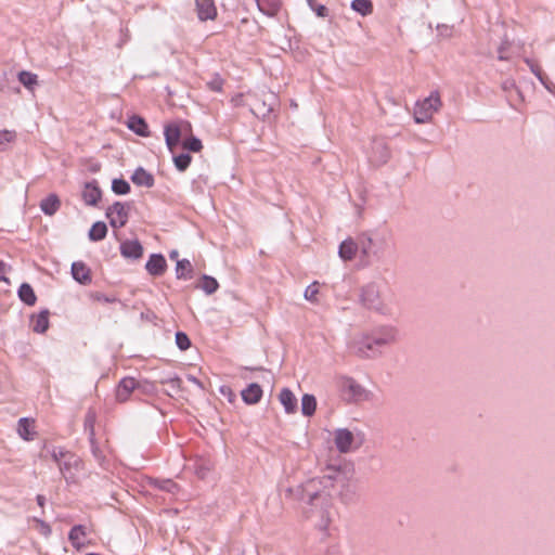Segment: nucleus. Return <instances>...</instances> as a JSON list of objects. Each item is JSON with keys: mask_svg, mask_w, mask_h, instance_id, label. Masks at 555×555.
I'll list each match as a JSON object with an SVG mask.
<instances>
[{"mask_svg": "<svg viewBox=\"0 0 555 555\" xmlns=\"http://www.w3.org/2000/svg\"><path fill=\"white\" fill-rule=\"evenodd\" d=\"M356 483L354 466L344 463L338 467H328V474L322 477L308 480L304 491L313 504L321 501L323 505H330L332 495L328 488L338 487L340 498L349 501L356 494Z\"/></svg>", "mask_w": 555, "mask_h": 555, "instance_id": "nucleus-1", "label": "nucleus"}, {"mask_svg": "<svg viewBox=\"0 0 555 555\" xmlns=\"http://www.w3.org/2000/svg\"><path fill=\"white\" fill-rule=\"evenodd\" d=\"M396 338L397 333L390 328L374 336L362 335L351 341L350 348L357 356L370 358L377 353L379 347L393 343Z\"/></svg>", "mask_w": 555, "mask_h": 555, "instance_id": "nucleus-2", "label": "nucleus"}, {"mask_svg": "<svg viewBox=\"0 0 555 555\" xmlns=\"http://www.w3.org/2000/svg\"><path fill=\"white\" fill-rule=\"evenodd\" d=\"M51 459L57 464L59 469L67 482L76 480L77 473L82 470L83 463L79 456L61 447L49 450Z\"/></svg>", "mask_w": 555, "mask_h": 555, "instance_id": "nucleus-3", "label": "nucleus"}, {"mask_svg": "<svg viewBox=\"0 0 555 555\" xmlns=\"http://www.w3.org/2000/svg\"><path fill=\"white\" fill-rule=\"evenodd\" d=\"M166 144L179 171H185L190 166L191 153H198L203 149L202 141H166Z\"/></svg>", "mask_w": 555, "mask_h": 555, "instance_id": "nucleus-4", "label": "nucleus"}, {"mask_svg": "<svg viewBox=\"0 0 555 555\" xmlns=\"http://www.w3.org/2000/svg\"><path fill=\"white\" fill-rule=\"evenodd\" d=\"M304 498L307 499L308 503L311 505L308 517L311 520H313L315 527H318L320 530L325 531L328 528L332 520L330 511L332 502L330 503V505H323L321 501H317V504H313L305 492Z\"/></svg>", "mask_w": 555, "mask_h": 555, "instance_id": "nucleus-5", "label": "nucleus"}, {"mask_svg": "<svg viewBox=\"0 0 555 555\" xmlns=\"http://www.w3.org/2000/svg\"><path fill=\"white\" fill-rule=\"evenodd\" d=\"M164 139H198L191 132V124L176 119L164 125Z\"/></svg>", "mask_w": 555, "mask_h": 555, "instance_id": "nucleus-6", "label": "nucleus"}, {"mask_svg": "<svg viewBox=\"0 0 555 555\" xmlns=\"http://www.w3.org/2000/svg\"><path fill=\"white\" fill-rule=\"evenodd\" d=\"M334 443L340 453H349L362 444V439L357 441V437L351 430L338 428L334 431Z\"/></svg>", "mask_w": 555, "mask_h": 555, "instance_id": "nucleus-7", "label": "nucleus"}, {"mask_svg": "<svg viewBox=\"0 0 555 555\" xmlns=\"http://www.w3.org/2000/svg\"><path fill=\"white\" fill-rule=\"evenodd\" d=\"M440 106L441 100L438 91H431L423 101L418 100V124L430 119Z\"/></svg>", "mask_w": 555, "mask_h": 555, "instance_id": "nucleus-8", "label": "nucleus"}, {"mask_svg": "<svg viewBox=\"0 0 555 555\" xmlns=\"http://www.w3.org/2000/svg\"><path fill=\"white\" fill-rule=\"evenodd\" d=\"M361 302L362 305L371 310H375L378 312H384L386 307L380 298V293L378 287L371 283L362 288L361 292Z\"/></svg>", "mask_w": 555, "mask_h": 555, "instance_id": "nucleus-9", "label": "nucleus"}, {"mask_svg": "<svg viewBox=\"0 0 555 555\" xmlns=\"http://www.w3.org/2000/svg\"><path fill=\"white\" fill-rule=\"evenodd\" d=\"M338 387L350 401H359L366 398L365 389L351 377H340L338 379Z\"/></svg>", "mask_w": 555, "mask_h": 555, "instance_id": "nucleus-10", "label": "nucleus"}, {"mask_svg": "<svg viewBox=\"0 0 555 555\" xmlns=\"http://www.w3.org/2000/svg\"><path fill=\"white\" fill-rule=\"evenodd\" d=\"M106 217L109 220L111 227L115 229L125 227L129 218V205L115 202L106 209Z\"/></svg>", "mask_w": 555, "mask_h": 555, "instance_id": "nucleus-11", "label": "nucleus"}, {"mask_svg": "<svg viewBox=\"0 0 555 555\" xmlns=\"http://www.w3.org/2000/svg\"><path fill=\"white\" fill-rule=\"evenodd\" d=\"M278 105V98L274 93L270 92L264 95L263 99H255V101L250 104V112L257 118H266Z\"/></svg>", "mask_w": 555, "mask_h": 555, "instance_id": "nucleus-12", "label": "nucleus"}, {"mask_svg": "<svg viewBox=\"0 0 555 555\" xmlns=\"http://www.w3.org/2000/svg\"><path fill=\"white\" fill-rule=\"evenodd\" d=\"M389 150L385 141H373L369 152V160L375 166L385 164L389 158Z\"/></svg>", "mask_w": 555, "mask_h": 555, "instance_id": "nucleus-13", "label": "nucleus"}, {"mask_svg": "<svg viewBox=\"0 0 555 555\" xmlns=\"http://www.w3.org/2000/svg\"><path fill=\"white\" fill-rule=\"evenodd\" d=\"M195 10L201 22L214 21L218 15L215 0H195Z\"/></svg>", "mask_w": 555, "mask_h": 555, "instance_id": "nucleus-14", "label": "nucleus"}, {"mask_svg": "<svg viewBox=\"0 0 555 555\" xmlns=\"http://www.w3.org/2000/svg\"><path fill=\"white\" fill-rule=\"evenodd\" d=\"M137 380L133 377H124L117 385L115 390L116 400L120 403L128 401L131 393L135 390Z\"/></svg>", "mask_w": 555, "mask_h": 555, "instance_id": "nucleus-15", "label": "nucleus"}, {"mask_svg": "<svg viewBox=\"0 0 555 555\" xmlns=\"http://www.w3.org/2000/svg\"><path fill=\"white\" fill-rule=\"evenodd\" d=\"M127 127L139 137H150V128L146 120L140 115H132L127 120Z\"/></svg>", "mask_w": 555, "mask_h": 555, "instance_id": "nucleus-16", "label": "nucleus"}, {"mask_svg": "<svg viewBox=\"0 0 555 555\" xmlns=\"http://www.w3.org/2000/svg\"><path fill=\"white\" fill-rule=\"evenodd\" d=\"M72 275L75 281L82 285H88L92 282L90 269L81 261H76L72 264Z\"/></svg>", "mask_w": 555, "mask_h": 555, "instance_id": "nucleus-17", "label": "nucleus"}, {"mask_svg": "<svg viewBox=\"0 0 555 555\" xmlns=\"http://www.w3.org/2000/svg\"><path fill=\"white\" fill-rule=\"evenodd\" d=\"M166 267H167L166 259L160 254L151 255L150 259L147 260V262L145 264L147 272L154 276L162 275L165 272Z\"/></svg>", "mask_w": 555, "mask_h": 555, "instance_id": "nucleus-18", "label": "nucleus"}, {"mask_svg": "<svg viewBox=\"0 0 555 555\" xmlns=\"http://www.w3.org/2000/svg\"><path fill=\"white\" fill-rule=\"evenodd\" d=\"M102 195L100 188L95 181L85 184L82 190V199L86 205L94 206L98 204Z\"/></svg>", "mask_w": 555, "mask_h": 555, "instance_id": "nucleus-19", "label": "nucleus"}, {"mask_svg": "<svg viewBox=\"0 0 555 555\" xmlns=\"http://www.w3.org/2000/svg\"><path fill=\"white\" fill-rule=\"evenodd\" d=\"M35 421L28 417H22L17 422V434L25 441L35 439Z\"/></svg>", "mask_w": 555, "mask_h": 555, "instance_id": "nucleus-20", "label": "nucleus"}, {"mask_svg": "<svg viewBox=\"0 0 555 555\" xmlns=\"http://www.w3.org/2000/svg\"><path fill=\"white\" fill-rule=\"evenodd\" d=\"M120 253L126 258L139 259L143 254V248L139 241L129 240L121 243Z\"/></svg>", "mask_w": 555, "mask_h": 555, "instance_id": "nucleus-21", "label": "nucleus"}, {"mask_svg": "<svg viewBox=\"0 0 555 555\" xmlns=\"http://www.w3.org/2000/svg\"><path fill=\"white\" fill-rule=\"evenodd\" d=\"M87 535L86 528L82 525L74 526L69 533L68 540L72 543L73 547L76 550H81L85 547V538Z\"/></svg>", "mask_w": 555, "mask_h": 555, "instance_id": "nucleus-22", "label": "nucleus"}, {"mask_svg": "<svg viewBox=\"0 0 555 555\" xmlns=\"http://www.w3.org/2000/svg\"><path fill=\"white\" fill-rule=\"evenodd\" d=\"M258 10L268 17H274L281 10L280 0H255Z\"/></svg>", "mask_w": 555, "mask_h": 555, "instance_id": "nucleus-23", "label": "nucleus"}, {"mask_svg": "<svg viewBox=\"0 0 555 555\" xmlns=\"http://www.w3.org/2000/svg\"><path fill=\"white\" fill-rule=\"evenodd\" d=\"M261 397H262V389L256 383L248 385L247 388L242 390V399L247 404L258 403L260 401Z\"/></svg>", "mask_w": 555, "mask_h": 555, "instance_id": "nucleus-24", "label": "nucleus"}, {"mask_svg": "<svg viewBox=\"0 0 555 555\" xmlns=\"http://www.w3.org/2000/svg\"><path fill=\"white\" fill-rule=\"evenodd\" d=\"M279 400L284 406L286 413L291 414L297 410V399L295 395L288 389L283 388L279 395Z\"/></svg>", "mask_w": 555, "mask_h": 555, "instance_id": "nucleus-25", "label": "nucleus"}, {"mask_svg": "<svg viewBox=\"0 0 555 555\" xmlns=\"http://www.w3.org/2000/svg\"><path fill=\"white\" fill-rule=\"evenodd\" d=\"M131 180L139 186L152 188L154 185V177L142 167L134 170Z\"/></svg>", "mask_w": 555, "mask_h": 555, "instance_id": "nucleus-26", "label": "nucleus"}, {"mask_svg": "<svg viewBox=\"0 0 555 555\" xmlns=\"http://www.w3.org/2000/svg\"><path fill=\"white\" fill-rule=\"evenodd\" d=\"M358 245L352 238H347L339 246V257L347 261L352 260L357 254Z\"/></svg>", "mask_w": 555, "mask_h": 555, "instance_id": "nucleus-27", "label": "nucleus"}, {"mask_svg": "<svg viewBox=\"0 0 555 555\" xmlns=\"http://www.w3.org/2000/svg\"><path fill=\"white\" fill-rule=\"evenodd\" d=\"M61 206V202L56 194H50L46 198H43L40 203L41 210L48 215H54Z\"/></svg>", "mask_w": 555, "mask_h": 555, "instance_id": "nucleus-28", "label": "nucleus"}, {"mask_svg": "<svg viewBox=\"0 0 555 555\" xmlns=\"http://www.w3.org/2000/svg\"><path fill=\"white\" fill-rule=\"evenodd\" d=\"M49 328V311L42 310L38 314L33 315V330L36 333H44Z\"/></svg>", "mask_w": 555, "mask_h": 555, "instance_id": "nucleus-29", "label": "nucleus"}, {"mask_svg": "<svg viewBox=\"0 0 555 555\" xmlns=\"http://www.w3.org/2000/svg\"><path fill=\"white\" fill-rule=\"evenodd\" d=\"M20 299L27 306H34L37 301V296L34 288L28 283H23L18 288Z\"/></svg>", "mask_w": 555, "mask_h": 555, "instance_id": "nucleus-30", "label": "nucleus"}, {"mask_svg": "<svg viewBox=\"0 0 555 555\" xmlns=\"http://www.w3.org/2000/svg\"><path fill=\"white\" fill-rule=\"evenodd\" d=\"M350 8L361 16H367L373 12V2L371 0H352Z\"/></svg>", "mask_w": 555, "mask_h": 555, "instance_id": "nucleus-31", "label": "nucleus"}, {"mask_svg": "<svg viewBox=\"0 0 555 555\" xmlns=\"http://www.w3.org/2000/svg\"><path fill=\"white\" fill-rule=\"evenodd\" d=\"M17 79L28 90H33L38 85V76L29 70H21Z\"/></svg>", "mask_w": 555, "mask_h": 555, "instance_id": "nucleus-32", "label": "nucleus"}, {"mask_svg": "<svg viewBox=\"0 0 555 555\" xmlns=\"http://www.w3.org/2000/svg\"><path fill=\"white\" fill-rule=\"evenodd\" d=\"M107 234V227L103 221H98L92 224L89 231L90 241L98 242L102 241Z\"/></svg>", "mask_w": 555, "mask_h": 555, "instance_id": "nucleus-33", "label": "nucleus"}, {"mask_svg": "<svg viewBox=\"0 0 555 555\" xmlns=\"http://www.w3.org/2000/svg\"><path fill=\"white\" fill-rule=\"evenodd\" d=\"M193 273V266L188 259H182L177 262L176 274L178 279H191Z\"/></svg>", "mask_w": 555, "mask_h": 555, "instance_id": "nucleus-34", "label": "nucleus"}, {"mask_svg": "<svg viewBox=\"0 0 555 555\" xmlns=\"http://www.w3.org/2000/svg\"><path fill=\"white\" fill-rule=\"evenodd\" d=\"M317 409V400L314 396L306 393L301 398V412L305 416H311Z\"/></svg>", "mask_w": 555, "mask_h": 555, "instance_id": "nucleus-35", "label": "nucleus"}, {"mask_svg": "<svg viewBox=\"0 0 555 555\" xmlns=\"http://www.w3.org/2000/svg\"><path fill=\"white\" fill-rule=\"evenodd\" d=\"M199 287L206 294L211 295L218 289L219 284L215 278L209 275H203Z\"/></svg>", "mask_w": 555, "mask_h": 555, "instance_id": "nucleus-36", "label": "nucleus"}, {"mask_svg": "<svg viewBox=\"0 0 555 555\" xmlns=\"http://www.w3.org/2000/svg\"><path fill=\"white\" fill-rule=\"evenodd\" d=\"M95 420V412L91 410L88 411L85 417V429L89 433V440L91 443H93Z\"/></svg>", "mask_w": 555, "mask_h": 555, "instance_id": "nucleus-37", "label": "nucleus"}, {"mask_svg": "<svg viewBox=\"0 0 555 555\" xmlns=\"http://www.w3.org/2000/svg\"><path fill=\"white\" fill-rule=\"evenodd\" d=\"M309 9L315 13L318 17H326L330 14V10L326 5L320 4L317 0H306Z\"/></svg>", "mask_w": 555, "mask_h": 555, "instance_id": "nucleus-38", "label": "nucleus"}, {"mask_svg": "<svg viewBox=\"0 0 555 555\" xmlns=\"http://www.w3.org/2000/svg\"><path fill=\"white\" fill-rule=\"evenodd\" d=\"M112 191L118 195H125L130 192L129 183L124 179H114L112 182Z\"/></svg>", "mask_w": 555, "mask_h": 555, "instance_id": "nucleus-39", "label": "nucleus"}, {"mask_svg": "<svg viewBox=\"0 0 555 555\" xmlns=\"http://www.w3.org/2000/svg\"><path fill=\"white\" fill-rule=\"evenodd\" d=\"M224 79L218 73H214L211 79L207 81V87L210 91L222 92Z\"/></svg>", "mask_w": 555, "mask_h": 555, "instance_id": "nucleus-40", "label": "nucleus"}, {"mask_svg": "<svg viewBox=\"0 0 555 555\" xmlns=\"http://www.w3.org/2000/svg\"><path fill=\"white\" fill-rule=\"evenodd\" d=\"M135 389L143 395H154L157 391L155 383L150 380H137Z\"/></svg>", "mask_w": 555, "mask_h": 555, "instance_id": "nucleus-41", "label": "nucleus"}, {"mask_svg": "<svg viewBox=\"0 0 555 555\" xmlns=\"http://www.w3.org/2000/svg\"><path fill=\"white\" fill-rule=\"evenodd\" d=\"M319 283L313 282L305 289L304 297L311 302H318Z\"/></svg>", "mask_w": 555, "mask_h": 555, "instance_id": "nucleus-42", "label": "nucleus"}, {"mask_svg": "<svg viewBox=\"0 0 555 555\" xmlns=\"http://www.w3.org/2000/svg\"><path fill=\"white\" fill-rule=\"evenodd\" d=\"M176 344L180 350H186L191 346V340L189 336L183 332H178L176 334Z\"/></svg>", "mask_w": 555, "mask_h": 555, "instance_id": "nucleus-43", "label": "nucleus"}, {"mask_svg": "<svg viewBox=\"0 0 555 555\" xmlns=\"http://www.w3.org/2000/svg\"><path fill=\"white\" fill-rule=\"evenodd\" d=\"M526 63L529 65L531 72L534 74V76L539 79L541 83H544V80H547L546 74L542 70V68L534 64L530 60H526Z\"/></svg>", "mask_w": 555, "mask_h": 555, "instance_id": "nucleus-44", "label": "nucleus"}, {"mask_svg": "<svg viewBox=\"0 0 555 555\" xmlns=\"http://www.w3.org/2000/svg\"><path fill=\"white\" fill-rule=\"evenodd\" d=\"M162 384H169L171 389L175 391V392H179L182 390V380L180 377L178 376H173V377H169L167 379H163L160 382Z\"/></svg>", "mask_w": 555, "mask_h": 555, "instance_id": "nucleus-45", "label": "nucleus"}, {"mask_svg": "<svg viewBox=\"0 0 555 555\" xmlns=\"http://www.w3.org/2000/svg\"><path fill=\"white\" fill-rule=\"evenodd\" d=\"M35 521L38 524L41 534H43L44 537H49L51 534L52 530L49 524L39 518H35Z\"/></svg>", "mask_w": 555, "mask_h": 555, "instance_id": "nucleus-46", "label": "nucleus"}, {"mask_svg": "<svg viewBox=\"0 0 555 555\" xmlns=\"http://www.w3.org/2000/svg\"><path fill=\"white\" fill-rule=\"evenodd\" d=\"M502 89L506 92H509V91H515L517 93V95L519 98H521V93L520 91L517 89L516 85H515V81L514 80H505L503 83H502Z\"/></svg>", "mask_w": 555, "mask_h": 555, "instance_id": "nucleus-47", "label": "nucleus"}, {"mask_svg": "<svg viewBox=\"0 0 555 555\" xmlns=\"http://www.w3.org/2000/svg\"><path fill=\"white\" fill-rule=\"evenodd\" d=\"M437 31H438V36H440L442 38H449L452 35V27L444 25V24L437 25Z\"/></svg>", "mask_w": 555, "mask_h": 555, "instance_id": "nucleus-48", "label": "nucleus"}, {"mask_svg": "<svg viewBox=\"0 0 555 555\" xmlns=\"http://www.w3.org/2000/svg\"><path fill=\"white\" fill-rule=\"evenodd\" d=\"M7 264L0 260V282H5L7 284L10 283L9 279L7 278Z\"/></svg>", "mask_w": 555, "mask_h": 555, "instance_id": "nucleus-49", "label": "nucleus"}, {"mask_svg": "<svg viewBox=\"0 0 555 555\" xmlns=\"http://www.w3.org/2000/svg\"><path fill=\"white\" fill-rule=\"evenodd\" d=\"M91 450H92L94 457L101 462L103 460V455H102L100 448L98 447L94 438H93V443H91Z\"/></svg>", "mask_w": 555, "mask_h": 555, "instance_id": "nucleus-50", "label": "nucleus"}, {"mask_svg": "<svg viewBox=\"0 0 555 555\" xmlns=\"http://www.w3.org/2000/svg\"><path fill=\"white\" fill-rule=\"evenodd\" d=\"M506 50H507V44H505V43H502L499 47V49H498L499 60L505 61L508 59V56L506 55Z\"/></svg>", "mask_w": 555, "mask_h": 555, "instance_id": "nucleus-51", "label": "nucleus"}, {"mask_svg": "<svg viewBox=\"0 0 555 555\" xmlns=\"http://www.w3.org/2000/svg\"><path fill=\"white\" fill-rule=\"evenodd\" d=\"M188 380L191 382L192 384L196 385L197 387H199L201 389L204 388L202 382L199 379H197L195 376L193 375H188Z\"/></svg>", "mask_w": 555, "mask_h": 555, "instance_id": "nucleus-52", "label": "nucleus"}, {"mask_svg": "<svg viewBox=\"0 0 555 555\" xmlns=\"http://www.w3.org/2000/svg\"><path fill=\"white\" fill-rule=\"evenodd\" d=\"M3 135V139H12L15 135V132L3 129L0 130V137Z\"/></svg>", "mask_w": 555, "mask_h": 555, "instance_id": "nucleus-53", "label": "nucleus"}, {"mask_svg": "<svg viewBox=\"0 0 555 555\" xmlns=\"http://www.w3.org/2000/svg\"><path fill=\"white\" fill-rule=\"evenodd\" d=\"M120 33H121V37H122L121 43H125L129 38V31L127 28H121Z\"/></svg>", "mask_w": 555, "mask_h": 555, "instance_id": "nucleus-54", "label": "nucleus"}, {"mask_svg": "<svg viewBox=\"0 0 555 555\" xmlns=\"http://www.w3.org/2000/svg\"><path fill=\"white\" fill-rule=\"evenodd\" d=\"M37 503L40 507H43L44 506V503H46V498L42 495V494H38L37 498Z\"/></svg>", "mask_w": 555, "mask_h": 555, "instance_id": "nucleus-55", "label": "nucleus"}, {"mask_svg": "<svg viewBox=\"0 0 555 555\" xmlns=\"http://www.w3.org/2000/svg\"><path fill=\"white\" fill-rule=\"evenodd\" d=\"M209 469L208 468H199L196 470V474L201 477V478H205L206 476V473L208 472Z\"/></svg>", "mask_w": 555, "mask_h": 555, "instance_id": "nucleus-56", "label": "nucleus"}, {"mask_svg": "<svg viewBox=\"0 0 555 555\" xmlns=\"http://www.w3.org/2000/svg\"><path fill=\"white\" fill-rule=\"evenodd\" d=\"M96 299H98V300L105 301V302H111V301H114V300H115V299H109V298L105 297L104 295H98V296H96Z\"/></svg>", "mask_w": 555, "mask_h": 555, "instance_id": "nucleus-57", "label": "nucleus"}, {"mask_svg": "<svg viewBox=\"0 0 555 555\" xmlns=\"http://www.w3.org/2000/svg\"><path fill=\"white\" fill-rule=\"evenodd\" d=\"M411 115L413 120L416 122V102L413 104V107L411 108Z\"/></svg>", "mask_w": 555, "mask_h": 555, "instance_id": "nucleus-58", "label": "nucleus"}, {"mask_svg": "<svg viewBox=\"0 0 555 555\" xmlns=\"http://www.w3.org/2000/svg\"><path fill=\"white\" fill-rule=\"evenodd\" d=\"M548 91H552V86L553 83L550 81V79L547 78V80H544V83H542Z\"/></svg>", "mask_w": 555, "mask_h": 555, "instance_id": "nucleus-59", "label": "nucleus"}, {"mask_svg": "<svg viewBox=\"0 0 555 555\" xmlns=\"http://www.w3.org/2000/svg\"><path fill=\"white\" fill-rule=\"evenodd\" d=\"M167 483L170 486V487H163L164 489H167V490H171L172 487H176L175 483H171L170 481H167Z\"/></svg>", "mask_w": 555, "mask_h": 555, "instance_id": "nucleus-60", "label": "nucleus"}, {"mask_svg": "<svg viewBox=\"0 0 555 555\" xmlns=\"http://www.w3.org/2000/svg\"><path fill=\"white\" fill-rule=\"evenodd\" d=\"M177 256H178V251H172V253L170 254V257H171V258H175V257H177Z\"/></svg>", "mask_w": 555, "mask_h": 555, "instance_id": "nucleus-61", "label": "nucleus"}, {"mask_svg": "<svg viewBox=\"0 0 555 555\" xmlns=\"http://www.w3.org/2000/svg\"><path fill=\"white\" fill-rule=\"evenodd\" d=\"M4 149V141H0V151Z\"/></svg>", "mask_w": 555, "mask_h": 555, "instance_id": "nucleus-62", "label": "nucleus"}, {"mask_svg": "<svg viewBox=\"0 0 555 555\" xmlns=\"http://www.w3.org/2000/svg\"><path fill=\"white\" fill-rule=\"evenodd\" d=\"M241 98V95H238L236 99H233V101L235 102V104L238 103V99Z\"/></svg>", "mask_w": 555, "mask_h": 555, "instance_id": "nucleus-63", "label": "nucleus"}, {"mask_svg": "<svg viewBox=\"0 0 555 555\" xmlns=\"http://www.w3.org/2000/svg\"><path fill=\"white\" fill-rule=\"evenodd\" d=\"M86 555H101V554H98V553H89V554H86Z\"/></svg>", "mask_w": 555, "mask_h": 555, "instance_id": "nucleus-64", "label": "nucleus"}]
</instances>
